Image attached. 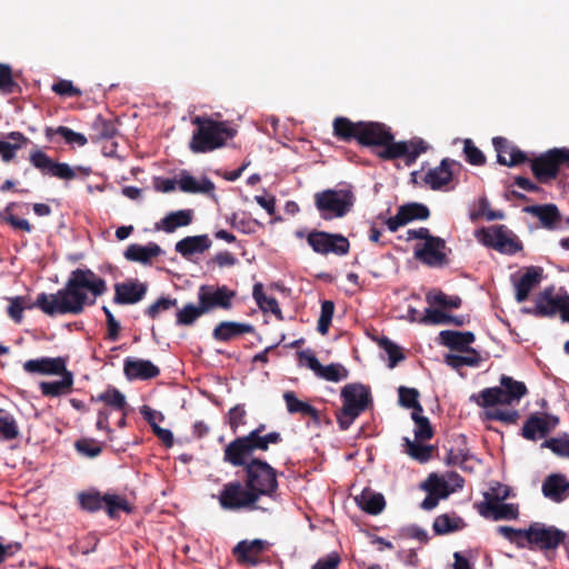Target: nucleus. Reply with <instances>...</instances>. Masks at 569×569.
Returning a JSON list of instances; mask_svg holds the SVG:
<instances>
[{"label":"nucleus","mask_w":569,"mask_h":569,"mask_svg":"<svg viewBox=\"0 0 569 569\" xmlns=\"http://www.w3.org/2000/svg\"><path fill=\"white\" fill-rule=\"evenodd\" d=\"M107 291V282L89 268L71 271L64 287L56 293H40L36 300L46 315H79L87 306L96 303Z\"/></svg>","instance_id":"obj_1"},{"label":"nucleus","mask_w":569,"mask_h":569,"mask_svg":"<svg viewBox=\"0 0 569 569\" xmlns=\"http://www.w3.org/2000/svg\"><path fill=\"white\" fill-rule=\"evenodd\" d=\"M527 393L523 382L502 376L499 387L486 388L478 395H472L471 400L485 408L486 418L505 423H516L519 412L515 409L521 398Z\"/></svg>","instance_id":"obj_2"},{"label":"nucleus","mask_w":569,"mask_h":569,"mask_svg":"<svg viewBox=\"0 0 569 569\" xmlns=\"http://www.w3.org/2000/svg\"><path fill=\"white\" fill-rule=\"evenodd\" d=\"M197 127L193 131L190 150L194 153H206L222 147L234 131L226 122L214 121L209 117L197 116L192 119Z\"/></svg>","instance_id":"obj_3"},{"label":"nucleus","mask_w":569,"mask_h":569,"mask_svg":"<svg viewBox=\"0 0 569 569\" xmlns=\"http://www.w3.org/2000/svg\"><path fill=\"white\" fill-rule=\"evenodd\" d=\"M280 440L281 436L276 431L264 436H258L257 431H251L244 437H238L226 447L223 460L233 467H247L249 463L247 459L253 451H266L270 445H276Z\"/></svg>","instance_id":"obj_4"},{"label":"nucleus","mask_w":569,"mask_h":569,"mask_svg":"<svg viewBox=\"0 0 569 569\" xmlns=\"http://www.w3.org/2000/svg\"><path fill=\"white\" fill-rule=\"evenodd\" d=\"M356 196L350 187L326 189L315 194V206L323 220L347 216L353 208Z\"/></svg>","instance_id":"obj_5"},{"label":"nucleus","mask_w":569,"mask_h":569,"mask_svg":"<svg viewBox=\"0 0 569 569\" xmlns=\"http://www.w3.org/2000/svg\"><path fill=\"white\" fill-rule=\"evenodd\" d=\"M405 240H420L415 246V257L427 266L436 267L446 262L447 247L443 239L430 234L429 229L418 228L406 231Z\"/></svg>","instance_id":"obj_6"},{"label":"nucleus","mask_w":569,"mask_h":569,"mask_svg":"<svg viewBox=\"0 0 569 569\" xmlns=\"http://www.w3.org/2000/svg\"><path fill=\"white\" fill-rule=\"evenodd\" d=\"M420 487L427 492V497L420 505L421 508L423 510H432L438 506L440 500L462 489L463 479L459 473L453 471H448L442 475L431 473Z\"/></svg>","instance_id":"obj_7"},{"label":"nucleus","mask_w":569,"mask_h":569,"mask_svg":"<svg viewBox=\"0 0 569 569\" xmlns=\"http://www.w3.org/2000/svg\"><path fill=\"white\" fill-rule=\"evenodd\" d=\"M342 408L337 415L341 429L347 430L357 417L363 412L370 401V391L361 383H350L341 390Z\"/></svg>","instance_id":"obj_8"},{"label":"nucleus","mask_w":569,"mask_h":569,"mask_svg":"<svg viewBox=\"0 0 569 569\" xmlns=\"http://www.w3.org/2000/svg\"><path fill=\"white\" fill-rule=\"evenodd\" d=\"M218 500L224 510H270L269 507L258 506L257 493L248 486L247 480L244 485L237 480L226 483L219 492Z\"/></svg>","instance_id":"obj_9"},{"label":"nucleus","mask_w":569,"mask_h":569,"mask_svg":"<svg viewBox=\"0 0 569 569\" xmlns=\"http://www.w3.org/2000/svg\"><path fill=\"white\" fill-rule=\"evenodd\" d=\"M248 486L257 493V498L268 497L274 501L278 488L277 472L266 461L253 459L246 467Z\"/></svg>","instance_id":"obj_10"},{"label":"nucleus","mask_w":569,"mask_h":569,"mask_svg":"<svg viewBox=\"0 0 569 569\" xmlns=\"http://www.w3.org/2000/svg\"><path fill=\"white\" fill-rule=\"evenodd\" d=\"M475 238L481 244L503 254H515L522 249L517 236L503 224L478 229Z\"/></svg>","instance_id":"obj_11"},{"label":"nucleus","mask_w":569,"mask_h":569,"mask_svg":"<svg viewBox=\"0 0 569 569\" xmlns=\"http://www.w3.org/2000/svg\"><path fill=\"white\" fill-rule=\"evenodd\" d=\"M307 242L316 253L345 256L350 250L349 240L340 233L313 230L307 234Z\"/></svg>","instance_id":"obj_12"},{"label":"nucleus","mask_w":569,"mask_h":569,"mask_svg":"<svg viewBox=\"0 0 569 569\" xmlns=\"http://www.w3.org/2000/svg\"><path fill=\"white\" fill-rule=\"evenodd\" d=\"M236 297V291L229 289L227 286H200L198 290V302L206 313L214 309L229 310L232 307V300Z\"/></svg>","instance_id":"obj_13"},{"label":"nucleus","mask_w":569,"mask_h":569,"mask_svg":"<svg viewBox=\"0 0 569 569\" xmlns=\"http://www.w3.org/2000/svg\"><path fill=\"white\" fill-rule=\"evenodd\" d=\"M567 161H569V149H553L536 158L531 162V169L538 180L547 181L555 178L559 166Z\"/></svg>","instance_id":"obj_14"},{"label":"nucleus","mask_w":569,"mask_h":569,"mask_svg":"<svg viewBox=\"0 0 569 569\" xmlns=\"http://www.w3.org/2000/svg\"><path fill=\"white\" fill-rule=\"evenodd\" d=\"M565 533L551 526L535 522L526 529V547L535 545L540 549H555L563 540Z\"/></svg>","instance_id":"obj_15"},{"label":"nucleus","mask_w":569,"mask_h":569,"mask_svg":"<svg viewBox=\"0 0 569 569\" xmlns=\"http://www.w3.org/2000/svg\"><path fill=\"white\" fill-rule=\"evenodd\" d=\"M29 160L30 163L43 174H49L64 180H71L77 176L76 170L68 163L54 162L41 150L32 151Z\"/></svg>","instance_id":"obj_16"},{"label":"nucleus","mask_w":569,"mask_h":569,"mask_svg":"<svg viewBox=\"0 0 569 569\" xmlns=\"http://www.w3.org/2000/svg\"><path fill=\"white\" fill-rule=\"evenodd\" d=\"M429 209L417 202H410L399 207L397 213L386 220V226L391 232H396L400 227L413 221L425 220L429 217Z\"/></svg>","instance_id":"obj_17"},{"label":"nucleus","mask_w":569,"mask_h":569,"mask_svg":"<svg viewBox=\"0 0 569 569\" xmlns=\"http://www.w3.org/2000/svg\"><path fill=\"white\" fill-rule=\"evenodd\" d=\"M358 131V142L363 146H382L385 149L393 143L392 134L385 124L378 122H361Z\"/></svg>","instance_id":"obj_18"},{"label":"nucleus","mask_w":569,"mask_h":569,"mask_svg":"<svg viewBox=\"0 0 569 569\" xmlns=\"http://www.w3.org/2000/svg\"><path fill=\"white\" fill-rule=\"evenodd\" d=\"M66 360L61 357H40L27 360L23 363V370L30 375L57 376L66 371Z\"/></svg>","instance_id":"obj_19"},{"label":"nucleus","mask_w":569,"mask_h":569,"mask_svg":"<svg viewBox=\"0 0 569 569\" xmlns=\"http://www.w3.org/2000/svg\"><path fill=\"white\" fill-rule=\"evenodd\" d=\"M558 422L559 420L555 416H531L522 427V436L529 440L545 438Z\"/></svg>","instance_id":"obj_20"},{"label":"nucleus","mask_w":569,"mask_h":569,"mask_svg":"<svg viewBox=\"0 0 569 569\" xmlns=\"http://www.w3.org/2000/svg\"><path fill=\"white\" fill-rule=\"evenodd\" d=\"M511 279L517 302H523L528 299L530 292L540 283L542 270L538 267H528L520 277H512Z\"/></svg>","instance_id":"obj_21"},{"label":"nucleus","mask_w":569,"mask_h":569,"mask_svg":"<svg viewBox=\"0 0 569 569\" xmlns=\"http://www.w3.org/2000/svg\"><path fill=\"white\" fill-rule=\"evenodd\" d=\"M147 284L138 281H124L114 284L113 302L117 305H134L143 299Z\"/></svg>","instance_id":"obj_22"},{"label":"nucleus","mask_w":569,"mask_h":569,"mask_svg":"<svg viewBox=\"0 0 569 569\" xmlns=\"http://www.w3.org/2000/svg\"><path fill=\"white\" fill-rule=\"evenodd\" d=\"M428 146L422 140L410 142H393L380 152L385 159H396L407 156L410 160H415L420 153L425 152Z\"/></svg>","instance_id":"obj_23"},{"label":"nucleus","mask_w":569,"mask_h":569,"mask_svg":"<svg viewBox=\"0 0 569 569\" xmlns=\"http://www.w3.org/2000/svg\"><path fill=\"white\" fill-rule=\"evenodd\" d=\"M124 373L129 380H147L160 373L159 368L150 360L127 358L123 366Z\"/></svg>","instance_id":"obj_24"},{"label":"nucleus","mask_w":569,"mask_h":569,"mask_svg":"<svg viewBox=\"0 0 569 569\" xmlns=\"http://www.w3.org/2000/svg\"><path fill=\"white\" fill-rule=\"evenodd\" d=\"M497 151V160L500 164L512 167L526 161V154L517 147L510 144L507 139L497 137L492 140Z\"/></svg>","instance_id":"obj_25"},{"label":"nucleus","mask_w":569,"mask_h":569,"mask_svg":"<svg viewBox=\"0 0 569 569\" xmlns=\"http://www.w3.org/2000/svg\"><path fill=\"white\" fill-rule=\"evenodd\" d=\"M457 162L448 158L443 159L439 166L430 169L425 176V182L433 190H439L447 186L453 177L452 167Z\"/></svg>","instance_id":"obj_26"},{"label":"nucleus","mask_w":569,"mask_h":569,"mask_svg":"<svg viewBox=\"0 0 569 569\" xmlns=\"http://www.w3.org/2000/svg\"><path fill=\"white\" fill-rule=\"evenodd\" d=\"M560 296L555 295L552 288H547L537 297L535 307L525 311L535 316H555L559 310Z\"/></svg>","instance_id":"obj_27"},{"label":"nucleus","mask_w":569,"mask_h":569,"mask_svg":"<svg viewBox=\"0 0 569 569\" xmlns=\"http://www.w3.org/2000/svg\"><path fill=\"white\" fill-rule=\"evenodd\" d=\"M162 250L159 244L149 242L144 246L132 243L128 246L123 256L129 261L139 262L142 264L150 263L154 258L161 254Z\"/></svg>","instance_id":"obj_28"},{"label":"nucleus","mask_w":569,"mask_h":569,"mask_svg":"<svg viewBox=\"0 0 569 569\" xmlns=\"http://www.w3.org/2000/svg\"><path fill=\"white\" fill-rule=\"evenodd\" d=\"M178 187L187 193L211 194L214 191V184L209 178L202 177L197 179L187 171H182L179 174Z\"/></svg>","instance_id":"obj_29"},{"label":"nucleus","mask_w":569,"mask_h":569,"mask_svg":"<svg viewBox=\"0 0 569 569\" xmlns=\"http://www.w3.org/2000/svg\"><path fill=\"white\" fill-rule=\"evenodd\" d=\"M569 481L562 475H551L542 483V493L546 498L561 502L568 496Z\"/></svg>","instance_id":"obj_30"},{"label":"nucleus","mask_w":569,"mask_h":569,"mask_svg":"<svg viewBox=\"0 0 569 569\" xmlns=\"http://www.w3.org/2000/svg\"><path fill=\"white\" fill-rule=\"evenodd\" d=\"M267 541L254 539L251 541L242 540L233 549L239 560L249 565H257L259 556L266 549Z\"/></svg>","instance_id":"obj_31"},{"label":"nucleus","mask_w":569,"mask_h":569,"mask_svg":"<svg viewBox=\"0 0 569 569\" xmlns=\"http://www.w3.org/2000/svg\"><path fill=\"white\" fill-rule=\"evenodd\" d=\"M60 380L57 381H42L39 385L41 393L46 397H60L69 393L73 386V375L66 369L60 375Z\"/></svg>","instance_id":"obj_32"},{"label":"nucleus","mask_w":569,"mask_h":569,"mask_svg":"<svg viewBox=\"0 0 569 569\" xmlns=\"http://www.w3.org/2000/svg\"><path fill=\"white\" fill-rule=\"evenodd\" d=\"M29 139L19 131H12L6 136V140H0V156L3 162L12 161L17 152L22 149Z\"/></svg>","instance_id":"obj_33"},{"label":"nucleus","mask_w":569,"mask_h":569,"mask_svg":"<svg viewBox=\"0 0 569 569\" xmlns=\"http://www.w3.org/2000/svg\"><path fill=\"white\" fill-rule=\"evenodd\" d=\"M252 331L253 327L249 323L222 321L213 329L212 336L218 341H229Z\"/></svg>","instance_id":"obj_34"},{"label":"nucleus","mask_w":569,"mask_h":569,"mask_svg":"<svg viewBox=\"0 0 569 569\" xmlns=\"http://www.w3.org/2000/svg\"><path fill=\"white\" fill-rule=\"evenodd\" d=\"M211 246L207 234L186 237L176 243V251L182 257H190L194 253H202Z\"/></svg>","instance_id":"obj_35"},{"label":"nucleus","mask_w":569,"mask_h":569,"mask_svg":"<svg viewBox=\"0 0 569 569\" xmlns=\"http://www.w3.org/2000/svg\"><path fill=\"white\" fill-rule=\"evenodd\" d=\"M439 338L443 346L458 351L467 350L475 341V335L470 331L443 330L440 332Z\"/></svg>","instance_id":"obj_36"},{"label":"nucleus","mask_w":569,"mask_h":569,"mask_svg":"<svg viewBox=\"0 0 569 569\" xmlns=\"http://www.w3.org/2000/svg\"><path fill=\"white\" fill-rule=\"evenodd\" d=\"M466 527L465 520L456 513H442L436 517L432 529L436 535L443 536L460 531Z\"/></svg>","instance_id":"obj_37"},{"label":"nucleus","mask_w":569,"mask_h":569,"mask_svg":"<svg viewBox=\"0 0 569 569\" xmlns=\"http://www.w3.org/2000/svg\"><path fill=\"white\" fill-rule=\"evenodd\" d=\"M529 213L539 219L541 226L546 229H557L560 223V214L556 206H532L526 209Z\"/></svg>","instance_id":"obj_38"},{"label":"nucleus","mask_w":569,"mask_h":569,"mask_svg":"<svg viewBox=\"0 0 569 569\" xmlns=\"http://www.w3.org/2000/svg\"><path fill=\"white\" fill-rule=\"evenodd\" d=\"M193 218V211L191 209H182L168 213L161 219L158 228L170 233L177 228L186 227L191 223Z\"/></svg>","instance_id":"obj_39"},{"label":"nucleus","mask_w":569,"mask_h":569,"mask_svg":"<svg viewBox=\"0 0 569 569\" xmlns=\"http://www.w3.org/2000/svg\"><path fill=\"white\" fill-rule=\"evenodd\" d=\"M283 400L289 413H300L313 420L319 419L318 410L310 403L298 399L293 391H286L283 393Z\"/></svg>","instance_id":"obj_40"},{"label":"nucleus","mask_w":569,"mask_h":569,"mask_svg":"<svg viewBox=\"0 0 569 569\" xmlns=\"http://www.w3.org/2000/svg\"><path fill=\"white\" fill-rule=\"evenodd\" d=\"M357 501L362 510L371 515L380 513L386 506L385 497L370 490H363Z\"/></svg>","instance_id":"obj_41"},{"label":"nucleus","mask_w":569,"mask_h":569,"mask_svg":"<svg viewBox=\"0 0 569 569\" xmlns=\"http://www.w3.org/2000/svg\"><path fill=\"white\" fill-rule=\"evenodd\" d=\"M433 447L409 438H403V451L419 462H427L432 455Z\"/></svg>","instance_id":"obj_42"},{"label":"nucleus","mask_w":569,"mask_h":569,"mask_svg":"<svg viewBox=\"0 0 569 569\" xmlns=\"http://www.w3.org/2000/svg\"><path fill=\"white\" fill-rule=\"evenodd\" d=\"M253 299L256 300L258 307L263 312H271L281 319V309L279 308L278 301L273 297H269L263 291V286L260 282L254 283L252 290Z\"/></svg>","instance_id":"obj_43"},{"label":"nucleus","mask_w":569,"mask_h":569,"mask_svg":"<svg viewBox=\"0 0 569 569\" xmlns=\"http://www.w3.org/2000/svg\"><path fill=\"white\" fill-rule=\"evenodd\" d=\"M54 134H59L63 138L66 143L70 144L71 147H83L88 143V139L84 134L80 132H76L72 129L59 126L57 128H47L46 129V137L52 138Z\"/></svg>","instance_id":"obj_44"},{"label":"nucleus","mask_w":569,"mask_h":569,"mask_svg":"<svg viewBox=\"0 0 569 569\" xmlns=\"http://www.w3.org/2000/svg\"><path fill=\"white\" fill-rule=\"evenodd\" d=\"M361 122H352L347 118L338 117L333 121V131L335 134L345 141H349L351 139H356L358 141Z\"/></svg>","instance_id":"obj_45"},{"label":"nucleus","mask_w":569,"mask_h":569,"mask_svg":"<svg viewBox=\"0 0 569 569\" xmlns=\"http://www.w3.org/2000/svg\"><path fill=\"white\" fill-rule=\"evenodd\" d=\"M422 408H418L417 411L411 412V418L415 422L413 433L416 440L418 441L429 440L433 436V430L430 425V421L427 417L422 415Z\"/></svg>","instance_id":"obj_46"},{"label":"nucleus","mask_w":569,"mask_h":569,"mask_svg":"<svg viewBox=\"0 0 569 569\" xmlns=\"http://www.w3.org/2000/svg\"><path fill=\"white\" fill-rule=\"evenodd\" d=\"M465 352L466 355L446 356V363L455 369H459L465 366L477 367L480 363L481 357L475 349L468 348Z\"/></svg>","instance_id":"obj_47"},{"label":"nucleus","mask_w":569,"mask_h":569,"mask_svg":"<svg viewBox=\"0 0 569 569\" xmlns=\"http://www.w3.org/2000/svg\"><path fill=\"white\" fill-rule=\"evenodd\" d=\"M103 509L107 511L108 516L114 518L118 516L120 511L130 512V506L127 499L122 496L114 493H106L104 495V503Z\"/></svg>","instance_id":"obj_48"},{"label":"nucleus","mask_w":569,"mask_h":569,"mask_svg":"<svg viewBox=\"0 0 569 569\" xmlns=\"http://www.w3.org/2000/svg\"><path fill=\"white\" fill-rule=\"evenodd\" d=\"M202 315H206V312L202 309V307L200 306V303L198 306H196L193 303H188L183 308H181L177 311L176 323L178 326H191Z\"/></svg>","instance_id":"obj_49"},{"label":"nucleus","mask_w":569,"mask_h":569,"mask_svg":"<svg viewBox=\"0 0 569 569\" xmlns=\"http://www.w3.org/2000/svg\"><path fill=\"white\" fill-rule=\"evenodd\" d=\"M18 426L11 413L0 408V438L12 440L18 436Z\"/></svg>","instance_id":"obj_50"},{"label":"nucleus","mask_w":569,"mask_h":569,"mask_svg":"<svg viewBox=\"0 0 569 569\" xmlns=\"http://www.w3.org/2000/svg\"><path fill=\"white\" fill-rule=\"evenodd\" d=\"M79 502L82 509L94 512L100 509H103L104 503V495H101L99 491H88L82 492L78 496Z\"/></svg>","instance_id":"obj_51"},{"label":"nucleus","mask_w":569,"mask_h":569,"mask_svg":"<svg viewBox=\"0 0 569 569\" xmlns=\"http://www.w3.org/2000/svg\"><path fill=\"white\" fill-rule=\"evenodd\" d=\"M317 377L327 381L339 382L348 377V371L339 363H331L328 366L321 365V369H319Z\"/></svg>","instance_id":"obj_52"},{"label":"nucleus","mask_w":569,"mask_h":569,"mask_svg":"<svg viewBox=\"0 0 569 569\" xmlns=\"http://www.w3.org/2000/svg\"><path fill=\"white\" fill-rule=\"evenodd\" d=\"M427 301L430 305H438L445 308H459L461 299L458 296H447L441 291H430L427 293Z\"/></svg>","instance_id":"obj_53"},{"label":"nucleus","mask_w":569,"mask_h":569,"mask_svg":"<svg viewBox=\"0 0 569 569\" xmlns=\"http://www.w3.org/2000/svg\"><path fill=\"white\" fill-rule=\"evenodd\" d=\"M93 400L104 402L117 410H122L126 406V397L114 388L107 389Z\"/></svg>","instance_id":"obj_54"},{"label":"nucleus","mask_w":569,"mask_h":569,"mask_svg":"<svg viewBox=\"0 0 569 569\" xmlns=\"http://www.w3.org/2000/svg\"><path fill=\"white\" fill-rule=\"evenodd\" d=\"M17 206L16 202H10L3 210L2 212V217H3V220L9 223L11 227H13L14 229H20V230H23L26 232H30L31 231V226L30 223L28 222V220L26 219H22V218H18L13 214V208Z\"/></svg>","instance_id":"obj_55"},{"label":"nucleus","mask_w":569,"mask_h":569,"mask_svg":"<svg viewBox=\"0 0 569 569\" xmlns=\"http://www.w3.org/2000/svg\"><path fill=\"white\" fill-rule=\"evenodd\" d=\"M379 345L388 355L390 368H395L398 362L405 359V355L400 347L390 341L389 339L382 338Z\"/></svg>","instance_id":"obj_56"},{"label":"nucleus","mask_w":569,"mask_h":569,"mask_svg":"<svg viewBox=\"0 0 569 569\" xmlns=\"http://www.w3.org/2000/svg\"><path fill=\"white\" fill-rule=\"evenodd\" d=\"M509 487L497 482L485 493L486 503L487 506H491L493 503L502 502L509 497Z\"/></svg>","instance_id":"obj_57"},{"label":"nucleus","mask_w":569,"mask_h":569,"mask_svg":"<svg viewBox=\"0 0 569 569\" xmlns=\"http://www.w3.org/2000/svg\"><path fill=\"white\" fill-rule=\"evenodd\" d=\"M399 402L406 408H411L412 411H417L418 408H422L418 401L419 392L413 388L400 387L399 388Z\"/></svg>","instance_id":"obj_58"},{"label":"nucleus","mask_w":569,"mask_h":569,"mask_svg":"<svg viewBox=\"0 0 569 569\" xmlns=\"http://www.w3.org/2000/svg\"><path fill=\"white\" fill-rule=\"evenodd\" d=\"M497 531L518 547H526V529H515L508 526H500Z\"/></svg>","instance_id":"obj_59"},{"label":"nucleus","mask_w":569,"mask_h":569,"mask_svg":"<svg viewBox=\"0 0 569 569\" xmlns=\"http://www.w3.org/2000/svg\"><path fill=\"white\" fill-rule=\"evenodd\" d=\"M335 311V305L332 301L326 300L321 305V312L318 320V331L321 335H326L329 330Z\"/></svg>","instance_id":"obj_60"},{"label":"nucleus","mask_w":569,"mask_h":569,"mask_svg":"<svg viewBox=\"0 0 569 569\" xmlns=\"http://www.w3.org/2000/svg\"><path fill=\"white\" fill-rule=\"evenodd\" d=\"M176 306H177L176 299L161 297L156 302H153L151 306L148 307V309L146 310V315L148 317H150L151 319H156L162 312H164Z\"/></svg>","instance_id":"obj_61"},{"label":"nucleus","mask_w":569,"mask_h":569,"mask_svg":"<svg viewBox=\"0 0 569 569\" xmlns=\"http://www.w3.org/2000/svg\"><path fill=\"white\" fill-rule=\"evenodd\" d=\"M545 446L556 455L569 458V436L551 438L545 442Z\"/></svg>","instance_id":"obj_62"},{"label":"nucleus","mask_w":569,"mask_h":569,"mask_svg":"<svg viewBox=\"0 0 569 569\" xmlns=\"http://www.w3.org/2000/svg\"><path fill=\"white\" fill-rule=\"evenodd\" d=\"M76 449L79 453L94 458L101 453V446L92 439H81L76 442Z\"/></svg>","instance_id":"obj_63"},{"label":"nucleus","mask_w":569,"mask_h":569,"mask_svg":"<svg viewBox=\"0 0 569 569\" xmlns=\"http://www.w3.org/2000/svg\"><path fill=\"white\" fill-rule=\"evenodd\" d=\"M463 152L467 161L472 166H481L485 163V156L470 139L465 140Z\"/></svg>","instance_id":"obj_64"}]
</instances>
